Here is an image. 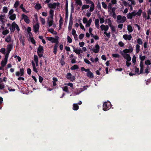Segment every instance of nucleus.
<instances>
[{"mask_svg":"<svg viewBox=\"0 0 151 151\" xmlns=\"http://www.w3.org/2000/svg\"><path fill=\"white\" fill-rule=\"evenodd\" d=\"M48 40L50 41L52 43H55V44H58L59 37L58 36H56L55 38L52 37H47Z\"/></svg>","mask_w":151,"mask_h":151,"instance_id":"nucleus-1","label":"nucleus"},{"mask_svg":"<svg viewBox=\"0 0 151 151\" xmlns=\"http://www.w3.org/2000/svg\"><path fill=\"white\" fill-rule=\"evenodd\" d=\"M44 50L43 47L41 45H39L37 48V52L40 58L43 57V54L44 52Z\"/></svg>","mask_w":151,"mask_h":151,"instance_id":"nucleus-2","label":"nucleus"},{"mask_svg":"<svg viewBox=\"0 0 151 151\" xmlns=\"http://www.w3.org/2000/svg\"><path fill=\"white\" fill-rule=\"evenodd\" d=\"M103 109L106 111L109 109L111 107V103L110 102H104L103 104Z\"/></svg>","mask_w":151,"mask_h":151,"instance_id":"nucleus-3","label":"nucleus"},{"mask_svg":"<svg viewBox=\"0 0 151 151\" xmlns=\"http://www.w3.org/2000/svg\"><path fill=\"white\" fill-rule=\"evenodd\" d=\"M48 7L50 9H55L56 6L59 7L60 3L58 2H54L53 4L50 3L48 4Z\"/></svg>","mask_w":151,"mask_h":151,"instance_id":"nucleus-4","label":"nucleus"},{"mask_svg":"<svg viewBox=\"0 0 151 151\" xmlns=\"http://www.w3.org/2000/svg\"><path fill=\"white\" fill-rule=\"evenodd\" d=\"M117 19L118 21L120 20L119 22L117 21L118 23H123L127 20V19L125 16L122 17L121 16L119 15L117 17Z\"/></svg>","mask_w":151,"mask_h":151,"instance_id":"nucleus-5","label":"nucleus"},{"mask_svg":"<svg viewBox=\"0 0 151 151\" xmlns=\"http://www.w3.org/2000/svg\"><path fill=\"white\" fill-rule=\"evenodd\" d=\"M96 48L93 49V48L92 46H91L90 47V50H92L95 53H97L99 52L100 49V46L98 44L95 45Z\"/></svg>","mask_w":151,"mask_h":151,"instance_id":"nucleus-6","label":"nucleus"},{"mask_svg":"<svg viewBox=\"0 0 151 151\" xmlns=\"http://www.w3.org/2000/svg\"><path fill=\"white\" fill-rule=\"evenodd\" d=\"M121 54L124 59H126L127 61H130L131 60V58L129 54H125L123 52H121Z\"/></svg>","mask_w":151,"mask_h":151,"instance_id":"nucleus-7","label":"nucleus"},{"mask_svg":"<svg viewBox=\"0 0 151 151\" xmlns=\"http://www.w3.org/2000/svg\"><path fill=\"white\" fill-rule=\"evenodd\" d=\"M129 47L130 48L128 49H125L123 50L122 52L124 54H127L128 53H131L133 51V49L132 46L130 45L129 46Z\"/></svg>","mask_w":151,"mask_h":151,"instance_id":"nucleus-8","label":"nucleus"},{"mask_svg":"<svg viewBox=\"0 0 151 151\" xmlns=\"http://www.w3.org/2000/svg\"><path fill=\"white\" fill-rule=\"evenodd\" d=\"M142 13V10L141 9H139L137 13L135 12V11H134L131 13L132 14V16L133 17H135L136 15L140 16L141 15Z\"/></svg>","mask_w":151,"mask_h":151,"instance_id":"nucleus-9","label":"nucleus"},{"mask_svg":"<svg viewBox=\"0 0 151 151\" xmlns=\"http://www.w3.org/2000/svg\"><path fill=\"white\" fill-rule=\"evenodd\" d=\"M33 27L34 32L35 33H37L39 31L40 27L39 24L38 23H37L35 25L33 26Z\"/></svg>","mask_w":151,"mask_h":151,"instance_id":"nucleus-10","label":"nucleus"},{"mask_svg":"<svg viewBox=\"0 0 151 151\" xmlns=\"http://www.w3.org/2000/svg\"><path fill=\"white\" fill-rule=\"evenodd\" d=\"M22 18L24 19V22L27 24L29 23L30 21L27 16L22 14Z\"/></svg>","mask_w":151,"mask_h":151,"instance_id":"nucleus-11","label":"nucleus"},{"mask_svg":"<svg viewBox=\"0 0 151 151\" xmlns=\"http://www.w3.org/2000/svg\"><path fill=\"white\" fill-rule=\"evenodd\" d=\"M123 38L126 40H130L132 38L131 35H128L127 34H125L123 35Z\"/></svg>","mask_w":151,"mask_h":151,"instance_id":"nucleus-12","label":"nucleus"},{"mask_svg":"<svg viewBox=\"0 0 151 151\" xmlns=\"http://www.w3.org/2000/svg\"><path fill=\"white\" fill-rule=\"evenodd\" d=\"M86 76L88 77L91 78H93L94 76L93 74L90 71V69H88V70L87 71Z\"/></svg>","mask_w":151,"mask_h":151,"instance_id":"nucleus-13","label":"nucleus"},{"mask_svg":"<svg viewBox=\"0 0 151 151\" xmlns=\"http://www.w3.org/2000/svg\"><path fill=\"white\" fill-rule=\"evenodd\" d=\"M144 64L143 62L140 61V72L139 73H138V75H139L140 74H142L143 73V71L144 70Z\"/></svg>","mask_w":151,"mask_h":151,"instance_id":"nucleus-14","label":"nucleus"},{"mask_svg":"<svg viewBox=\"0 0 151 151\" xmlns=\"http://www.w3.org/2000/svg\"><path fill=\"white\" fill-rule=\"evenodd\" d=\"M60 16V20L59 22V29L60 30L62 28V26L63 24V18L60 14L59 15Z\"/></svg>","mask_w":151,"mask_h":151,"instance_id":"nucleus-15","label":"nucleus"},{"mask_svg":"<svg viewBox=\"0 0 151 151\" xmlns=\"http://www.w3.org/2000/svg\"><path fill=\"white\" fill-rule=\"evenodd\" d=\"M83 91L82 88L79 89L76 88L74 90V94L75 95H78L82 91Z\"/></svg>","mask_w":151,"mask_h":151,"instance_id":"nucleus-16","label":"nucleus"},{"mask_svg":"<svg viewBox=\"0 0 151 151\" xmlns=\"http://www.w3.org/2000/svg\"><path fill=\"white\" fill-rule=\"evenodd\" d=\"M15 22H13L12 24L11 27L10 28V30L11 32H13L15 30Z\"/></svg>","mask_w":151,"mask_h":151,"instance_id":"nucleus-17","label":"nucleus"},{"mask_svg":"<svg viewBox=\"0 0 151 151\" xmlns=\"http://www.w3.org/2000/svg\"><path fill=\"white\" fill-rule=\"evenodd\" d=\"M5 14H1L0 15V21L3 24V25H4V23L5 22V21H4L5 17Z\"/></svg>","mask_w":151,"mask_h":151,"instance_id":"nucleus-18","label":"nucleus"},{"mask_svg":"<svg viewBox=\"0 0 151 151\" xmlns=\"http://www.w3.org/2000/svg\"><path fill=\"white\" fill-rule=\"evenodd\" d=\"M16 14H14L10 15L9 17V18L11 20L13 21L16 19Z\"/></svg>","mask_w":151,"mask_h":151,"instance_id":"nucleus-19","label":"nucleus"},{"mask_svg":"<svg viewBox=\"0 0 151 151\" xmlns=\"http://www.w3.org/2000/svg\"><path fill=\"white\" fill-rule=\"evenodd\" d=\"M13 46L12 44H9L7 45V52L10 53V52Z\"/></svg>","mask_w":151,"mask_h":151,"instance_id":"nucleus-20","label":"nucleus"},{"mask_svg":"<svg viewBox=\"0 0 151 151\" xmlns=\"http://www.w3.org/2000/svg\"><path fill=\"white\" fill-rule=\"evenodd\" d=\"M73 51L75 52L77 54L79 55L80 54L81 52L82 53V51L81 50V49H75V47H73Z\"/></svg>","mask_w":151,"mask_h":151,"instance_id":"nucleus-21","label":"nucleus"},{"mask_svg":"<svg viewBox=\"0 0 151 151\" xmlns=\"http://www.w3.org/2000/svg\"><path fill=\"white\" fill-rule=\"evenodd\" d=\"M54 11L53 9H51L49 12V14L50 16V17L52 19L53 18V17L54 16Z\"/></svg>","mask_w":151,"mask_h":151,"instance_id":"nucleus-22","label":"nucleus"},{"mask_svg":"<svg viewBox=\"0 0 151 151\" xmlns=\"http://www.w3.org/2000/svg\"><path fill=\"white\" fill-rule=\"evenodd\" d=\"M58 46V44H55L54 47L53 52L55 54H56L57 52Z\"/></svg>","mask_w":151,"mask_h":151,"instance_id":"nucleus-23","label":"nucleus"},{"mask_svg":"<svg viewBox=\"0 0 151 151\" xmlns=\"http://www.w3.org/2000/svg\"><path fill=\"white\" fill-rule=\"evenodd\" d=\"M35 9L39 10L41 9L42 7L40 4L37 3L35 6Z\"/></svg>","mask_w":151,"mask_h":151,"instance_id":"nucleus-24","label":"nucleus"},{"mask_svg":"<svg viewBox=\"0 0 151 151\" xmlns=\"http://www.w3.org/2000/svg\"><path fill=\"white\" fill-rule=\"evenodd\" d=\"M127 29L129 33L132 32L133 31L132 26L130 25H128Z\"/></svg>","mask_w":151,"mask_h":151,"instance_id":"nucleus-25","label":"nucleus"},{"mask_svg":"<svg viewBox=\"0 0 151 151\" xmlns=\"http://www.w3.org/2000/svg\"><path fill=\"white\" fill-rule=\"evenodd\" d=\"M79 109V106L77 104H73V109L74 110H77Z\"/></svg>","mask_w":151,"mask_h":151,"instance_id":"nucleus-26","label":"nucleus"},{"mask_svg":"<svg viewBox=\"0 0 151 151\" xmlns=\"http://www.w3.org/2000/svg\"><path fill=\"white\" fill-rule=\"evenodd\" d=\"M99 20L98 19H96L95 20V25L97 29L99 28Z\"/></svg>","mask_w":151,"mask_h":151,"instance_id":"nucleus-27","label":"nucleus"},{"mask_svg":"<svg viewBox=\"0 0 151 151\" xmlns=\"http://www.w3.org/2000/svg\"><path fill=\"white\" fill-rule=\"evenodd\" d=\"M48 31L51 32L52 34L54 35H56L57 33V32L56 31H55L52 28H50L48 29Z\"/></svg>","mask_w":151,"mask_h":151,"instance_id":"nucleus-28","label":"nucleus"},{"mask_svg":"<svg viewBox=\"0 0 151 151\" xmlns=\"http://www.w3.org/2000/svg\"><path fill=\"white\" fill-rule=\"evenodd\" d=\"M11 36L10 35H9L5 38V40L6 42H11Z\"/></svg>","mask_w":151,"mask_h":151,"instance_id":"nucleus-29","label":"nucleus"},{"mask_svg":"<svg viewBox=\"0 0 151 151\" xmlns=\"http://www.w3.org/2000/svg\"><path fill=\"white\" fill-rule=\"evenodd\" d=\"M79 67L78 65H75L71 67L70 69L72 70H74L77 69Z\"/></svg>","mask_w":151,"mask_h":151,"instance_id":"nucleus-30","label":"nucleus"},{"mask_svg":"<svg viewBox=\"0 0 151 151\" xmlns=\"http://www.w3.org/2000/svg\"><path fill=\"white\" fill-rule=\"evenodd\" d=\"M7 61H5V60H2L1 63V65L2 67H4L6 64Z\"/></svg>","mask_w":151,"mask_h":151,"instance_id":"nucleus-31","label":"nucleus"},{"mask_svg":"<svg viewBox=\"0 0 151 151\" xmlns=\"http://www.w3.org/2000/svg\"><path fill=\"white\" fill-rule=\"evenodd\" d=\"M140 46L138 44H137L136 46V53H138L140 51Z\"/></svg>","mask_w":151,"mask_h":151,"instance_id":"nucleus-32","label":"nucleus"},{"mask_svg":"<svg viewBox=\"0 0 151 151\" xmlns=\"http://www.w3.org/2000/svg\"><path fill=\"white\" fill-rule=\"evenodd\" d=\"M137 42L138 43L139 45H142L143 44L142 40L140 38H138L137 40Z\"/></svg>","mask_w":151,"mask_h":151,"instance_id":"nucleus-33","label":"nucleus"},{"mask_svg":"<svg viewBox=\"0 0 151 151\" xmlns=\"http://www.w3.org/2000/svg\"><path fill=\"white\" fill-rule=\"evenodd\" d=\"M89 6L88 5H83L82 7V11L84 9H87L89 8Z\"/></svg>","mask_w":151,"mask_h":151,"instance_id":"nucleus-34","label":"nucleus"},{"mask_svg":"<svg viewBox=\"0 0 151 151\" xmlns=\"http://www.w3.org/2000/svg\"><path fill=\"white\" fill-rule=\"evenodd\" d=\"M71 13H73L74 11V6L73 3H72L71 5Z\"/></svg>","mask_w":151,"mask_h":151,"instance_id":"nucleus-35","label":"nucleus"},{"mask_svg":"<svg viewBox=\"0 0 151 151\" xmlns=\"http://www.w3.org/2000/svg\"><path fill=\"white\" fill-rule=\"evenodd\" d=\"M94 4H92L90 8V11L91 12H92L93 11L94 9Z\"/></svg>","mask_w":151,"mask_h":151,"instance_id":"nucleus-36","label":"nucleus"},{"mask_svg":"<svg viewBox=\"0 0 151 151\" xmlns=\"http://www.w3.org/2000/svg\"><path fill=\"white\" fill-rule=\"evenodd\" d=\"M19 4V1H16L15 3L14 4V6L15 8H17Z\"/></svg>","mask_w":151,"mask_h":151,"instance_id":"nucleus-37","label":"nucleus"},{"mask_svg":"<svg viewBox=\"0 0 151 151\" xmlns=\"http://www.w3.org/2000/svg\"><path fill=\"white\" fill-rule=\"evenodd\" d=\"M146 58V56L145 55L142 56L141 55H139V58L141 60V61H144Z\"/></svg>","mask_w":151,"mask_h":151,"instance_id":"nucleus-38","label":"nucleus"},{"mask_svg":"<svg viewBox=\"0 0 151 151\" xmlns=\"http://www.w3.org/2000/svg\"><path fill=\"white\" fill-rule=\"evenodd\" d=\"M73 22H69L68 26V29L70 31L71 30L72 26L73 25Z\"/></svg>","mask_w":151,"mask_h":151,"instance_id":"nucleus-39","label":"nucleus"},{"mask_svg":"<svg viewBox=\"0 0 151 151\" xmlns=\"http://www.w3.org/2000/svg\"><path fill=\"white\" fill-rule=\"evenodd\" d=\"M106 20H108V25L110 27H111V26H113L112 25V23L111 20H110V18L108 19H106Z\"/></svg>","mask_w":151,"mask_h":151,"instance_id":"nucleus-40","label":"nucleus"},{"mask_svg":"<svg viewBox=\"0 0 151 151\" xmlns=\"http://www.w3.org/2000/svg\"><path fill=\"white\" fill-rule=\"evenodd\" d=\"M127 18L128 19H132L133 17L132 16V14L131 13H129L127 14Z\"/></svg>","mask_w":151,"mask_h":151,"instance_id":"nucleus-41","label":"nucleus"},{"mask_svg":"<svg viewBox=\"0 0 151 151\" xmlns=\"http://www.w3.org/2000/svg\"><path fill=\"white\" fill-rule=\"evenodd\" d=\"M3 12L5 13H7L8 12L7 7L6 6L4 7L3 8Z\"/></svg>","mask_w":151,"mask_h":151,"instance_id":"nucleus-42","label":"nucleus"},{"mask_svg":"<svg viewBox=\"0 0 151 151\" xmlns=\"http://www.w3.org/2000/svg\"><path fill=\"white\" fill-rule=\"evenodd\" d=\"M40 22L42 24L44 25L45 24V19H44L41 17H40Z\"/></svg>","mask_w":151,"mask_h":151,"instance_id":"nucleus-43","label":"nucleus"},{"mask_svg":"<svg viewBox=\"0 0 151 151\" xmlns=\"http://www.w3.org/2000/svg\"><path fill=\"white\" fill-rule=\"evenodd\" d=\"M9 53L6 52L5 54V56L4 58V60H5V61H7L8 58L9 57Z\"/></svg>","mask_w":151,"mask_h":151,"instance_id":"nucleus-44","label":"nucleus"},{"mask_svg":"<svg viewBox=\"0 0 151 151\" xmlns=\"http://www.w3.org/2000/svg\"><path fill=\"white\" fill-rule=\"evenodd\" d=\"M9 33V31L7 30L6 29V30L3 31L2 32V34L4 35H6Z\"/></svg>","mask_w":151,"mask_h":151,"instance_id":"nucleus-45","label":"nucleus"},{"mask_svg":"<svg viewBox=\"0 0 151 151\" xmlns=\"http://www.w3.org/2000/svg\"><path fill=\"white\" fill-rule=\"evenodd\" d=\"M34 60L35 62H38V59L37 55H34Z\"/></svg>","mask_w":151,"mask_h":151,"instance_id":"nucleus-46","label":"nucleus"},{"mask_svg":"<svg viewBox=\"0 0 151 151\" xmlns=\"http://www.w3.org/2000/svg\"><path fill=\"white\" fill-rule=\"evenodd\" d=\"M66 4L65 6V11L68 12V1L67 0L66 1Z\"/></svg>","mask_w":151,"mask_h":151,"instance_id":"nucleus-47","label":"nucleus"},{"mask_svg":"<svg viewBox=\"0 0 151 151\" xmlns=\"http://www.w3.org/2000/svg\"><path fill=\"white\" fill-rule=\"evenodd\" d=\"M24 69L23 68L20 69V73L21 76H23L24 75Z\"/></svg>","mask_w":151,"mask_h":151,"instance_id":"nucleus-48","label":"nucleus"},{"mask_svg":"<svg viewBox=\"0 0 151 151\" xmlns=\"http://www.w3.org/2000/svg\"><path fill=\"white\" fill-rule=\"evenodd\" d=\"M20 40V42L21 43H22V45L23 46H24L25 45V44H24V39H22V37H21L20 39H19Z\"/></svg>","mask_w":151,"mask_h":151,"instance_id":"nucleus-49","label":"nucleus"},{"mask_svg":"<svg viewBox=\"0 0 151 151\" xmlns=\"http://www.w3.org/2000/svg\"><path fill=\"white\" fill-rule=\"evenodd\" d=\"M47 22L48 23V24L49 26L51 27L52 25L53 21L52 20H51L49 21V20H48Z\"/></svg>","mask_w":151,"mask_h":151,"instance_id":"nucleus-50","label":"nucleus"},{"mask_svg":"<svg viewBox=\"0 0 151 151\" xmlns=\"http://www.w3.org/2000/svg\"><path fill=\"white\" fill-rule=\"evenodd\" d=\"M112 56L113 57L115 58H119L120 55L118 54H113Z\"/></svg>","mask_w":151,"mask_h":151,"instance_id":"nucleus-51","label":"nucleus"},{"mask_svg":"<svg viewBox=\"0 0 151 151\" xmlns=\"http://www.w3.org/2000/svg\"><path fill=\"white\" fill-rule=\"evenodd\" d=\"M71 76H72L71 74L70 73H68L67 74L66 78L67 79H69L70 78Z\"/></svg>","mask_w":151,"mask_h":151,"instance_id":"nucleus-52","label":"nucleus"},{"mask_svg":"<svg viewBox=\"0 0 151 151\" xmlns=\"http://www.w3.org/2000/svg\"><path fill=\"white\" fill-rule=\"evenodd\" d=\"M104 34L106 35L108 38H109L110 37L111 35L110 33V32L107 33V32H104Z\"/></svg>","mask_w":151,"mask_h":151,"instance_id":"nucleus-53","label":"nucleus"},{"mask_svg":"<svg viewBox=\"0 0 151 151\" xmlns=\"http://www.w3.org/2000/svg\"><path fill=\"white\" fill-rule=\"evenodd\" d=\"M76 3L78 4L80 6L82 5V4L81 0H77L76 1Z\"/></svg>","mask_w":151,"mask_h":151,"instance_id":"nucleus-54","label":"nucleus"},{"mask_svg":"<svg viewBox=\"0 0 151 151\" xmlns=\"http://www.w3.org/2000/svg\"><path fill=\"white\" fill-rule=\"evenodd\" d=\"M67 39L68 40V41L69 43H70L72 42V39L69 36H67Z\"/></svg>","mask_w":151,"mask_h":151,"instance_id":"nucleus-55","label":"nucleus"},{"mask_svg":"<svg viewBox=\"0 0 151 151\" xmlns=\"http://www.w3.org/2000/svg\"><path fill=\"white\" fill-rule=\"evenodd\" d=\"M63 91L66 92H68V88L67 86H65L63 89Z\"/></svg>","mask_w":151,"mask_h":151,"instance_id":"nucleus-56","label":"nucleus"},{"mask_svg":"<svg viewBox=\"0 0 151 151\" xmlns=\"http://www.w3.org/2000/svg\"><path fill=\"white\" fill-rule=\"evenodd\" d=\"M136 57L135 55H134L132 59V62L134 63H135L136 62Z\"/></svg>","mask_w":151,"mask_h":151,"instance_id":"nucleus-57","label":"nucleus"},{"mask_svg":"<svg viewBox=\"0 0 151 151\" xmlns=\"http://www.w3.org/2000/svg\"><path fill=\"white\" fill-rule=\"evenodd\" d=\"M87 19L86 17H84L83 18V23L84 24H86L87 22Z\"/></svg>","mask_w":151,"mask_h":151,"instance_id":"nucleus-58","label":"nucleus"},{"mask_svg":"<svg viewBox=\"0 0 151 151\" xmlns=\"http://www.w3.org/2000/svg\"><path fill=\"white\" fill-rule=\"evenodd\" d=\"M145 63L146 65H150L151 62L149 60H147L145 61Z\"/></svg>","mask_w":151,"mask_h":151,"instance_id":"nucleus-59","label":"nucleus"},{"mask_svg":"<svg viewBox=\"0 0 151 151\" xmlns=\"http://www.w3.org/2000/svg\"><path fill=\"white\" fill-rule=\"evenodd\" d=\"M102 4V6L104 9L107 8V5L106 4L103 2H102L101 3Z\"/></svg>","mask_w":151,"mask_h":151,"instance_id":"nucleus-60","label":"nucleus"},{"mask_svg":"<svg viewBox=\"0 0 151 151\" xmlns=\"http://www.w3.org/2000/svg\"><path fill=\"white\" fill-rule=\"evenodd\" d=\"M2 90V91H0V92L2 94H4L5 93H6L8 92V91L5 89H3Z\"/></svg>","mask_w":151,"mask_h":151,"instance_id":"nucleus-61","label":"nucleus"},{"mask_svg":"<svg viewBox=\"0 0 151 151\" xmlns=\"http://www.w3.org/2000/svg\"><path fill=\"white\" fill-rule=\"evenodd\" d=\"M5 85L4 83H0V90L3 89L4 88Z\"/></svg>","mask_w":151,"mask_h":151,"instance_id":"nucleus-62","label":"nucleus"},{"mask_svg":"<svg viewBox=\"0 0 151 151\" xmlns=\"http://www.w3.org/2000/svg\"><path fill=\"white\" fill-rule=\"evenodd\" d=\"M118 44L120 47H123L124 45V44L122 41L119 42Z\"/></svg>","mask_w":151,"mask_h":151,"instance_id":"nucleus-63","label":"nucleus"},{"mask_svg":"<svg viewBox=\"0 0 151 151\" xmlns=\"http://www.w3.org/2000/svg\"><path fill=\"white\" fill-rule=\"evenodd\" d=\"M6 51L5 49L4 48H2L0 51V52L4 54H5L6 53L5 52Z\"/></svg>","mask_w":151,"mask_h":151,"instance_id":"nucleus-64","label":"nucleus"}]
</instances>
